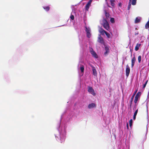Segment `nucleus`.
Wrapping results in <instances>:
<instances>
[{"instance_id": "1", "label": "nucleus", "mask_w": 149, "mask_h": 149, "mask_svg": "<svg viewBox=\"0 0 149 149\" xmlns=\"http://www.w3.org/2000/svg\"><path fill=\"white\" fill-rule=\"evenodd\" d=\"M102 25L104 28L106 30L108 31L109 29L110 26L108 22L106 19L103 18L102 21Z\"/></svg>"}, {"instance_id": "2", "label": "nucleus", "mask_w": 149, "mask_h": 149, "mask_svg": "<svg viewBox=\"0 0 149 149\" xmlns=\"http://www.w3.org/2000/svg\"><path fill=\"white\" fill-rule=\"evenodd\" d=\"M88 91L93 95L94 96L95 95L96 93H95L94 90L91 87L88 86Z\"/></svg>"}, {"instance_id": "3", "label": "nucleus", "mask_w": 149, "mask_h": 149, "mask_svg": "<svg viewBox=\"0 0 149 149\" xmlns=\"http://www.w3.org/2000/svg\"><path fill=\"white\" fill-rule=\"evenodd\" d=\"M85 31L86 33V36L88 38H90L91 37V35L90 33V30L88 29L86 27H85Z\"/></svg>"}, {"instance_id": "4", "label": "nucleus", "mask_w": 149, "mask_h": 149, "mask_svg": "<svg viewBox=\"0 0 149 149\" xmlns=\"http://www.w3.org/2000/svg\"><path fill=\"white\" fill-rule=\"evenodd\" d=\"M97 41L105 45V43L103 39L101 36H100L98 37Z\"/></svg>"}, {"instance_id": "5", "label": "nucleus", "mask_w": 149, "mask_h": 149, "mask_svg": "<svg viewBox=\"0 0 149 149\" xmlns=\"http://www.w3.org/2000/svg\"><path fill=\"white\" fill-rule=\"evenodd\" d=\"M130 72V69L129 66L128 65L126 66V76L127 77L129 76Z\"/></svg>"}, {"instance_id": "6", "label": "nucleus", "mask_w": 149, "mask_h": 149, "mask_svg": "<svg viewBox=\"0 0 149 149\" xmlns=\"http://www.w3.org/2000/svg\"><path fill=\"white\" fill-rule=\"evenodd\" d=\"M91 53L92 56L95 58H97L98 56L96 52L93 50L92 48H91Z\"/></svg>"}, {"instance_id": "7", "label": "nucleus", "mask_w": 149, "mask_h": 149, "mask_svg": "<svg viewBox=\"0 0 149 149\" xmlns=\"http://www.w3.org/2000/svg\"><path fill=\"white\" fill-rule=\"evenodd\" d=\"M104 45L105 46V49L106 51V52L104 53V54L105 55H106L109 52V49L108 47L105 45Z\"/></svg>"}, {"instance_id": "8", "label": "nucleus", "mask_w": 149, "mask_h": 149, "mask_svg": "<svg viewBox=\"0 0 149 149\" xmlns=\"http://www.w3.org/2000/svg\"><path fill=\"white\" fill-rule=\"evenodd\" d=\"M91 66L92 68V70L93 74L95 76H96L97 75V73L95 68L92 65Z\"/></svg>"}, {"instance_id": "9", "label": "nucleus", "mask_w": 149, "mask_h": 149, "mask_svg": "<svg viewBox=\"0 0 149 149\" xmlns=\"http://www.w3.org/2000/svg\"><path fill=\"white\" fill-rule=\"evenodd\" d=\"M132 67L133 68L134 65L136 61V58L135 56H134L132 59Z\"/></svg>"}, {"instance_id": "10", "label": "nucleus", "mask_w": 149, "mask_h": 149, "mask_svg": "<svg viewBox=\"0 0 149 149\" xmlns=\"http://www.w3.org/2000/svg\"><path fill=\"white\" fill-rule=\"evenodd\" d=\"M96 107V104L94 103H92L89 104L88 106V108L89 109H91Z\"/></svg>"}, {"instance_id": "11", "label": "nucleus", "mask_w": 149, "mask_h": 149, "mask_svg": "<svg viewBox=\"0 0 149 149\" xmlns=\"http://www.w3.org/2000/svg\"><path fill=\"white\" fill-rule=\"evenodd\" d=\"M99 32L102 35H104V33H105V32H106L102 28H100L99 30Z\"/></svg>"}, {"instance_id": "12", "label": "nucleus", "mask_w": 149, "mask_h": 149, "mask_svg": "<svg viewBox=\"0 0 149 149\" xmlns=\"http://www.w3.org/2000/svg\"><path fill=\"white\" fill-rule=\"evenodd\" d=\"M134 95H133L132 96V97H131V100H130V105H129V108L130 109H131L132 108V101H133V99H134Z\"/></svg>"}, {"instance_id": "13", "label": "nucleus", "mask_w": 149, "mask_h": 149, "mask_svg": "<svg viewBox=\"0 0 149 149\" xmlns=\"http://www.w3.org/2000/svg\"><path fill=\"white\" fill-rule=\"evenodd\" d=\"M91 6V3L88 2L87 3L86 5L85 6V10H86L87 11H88Z\"/></svg>"}, {"instance_id": "14", "label": "nucleus", "mask_w": 149, "mask_h": 149, "mask_svg": "<svg viewBox=\"0 0 149 149\" xmlns=\"http://www.w3.org/2000/svg\"><path fill=\"white\" fill-rule=\"evenodd\" d=\"M141 20V18L140 17H137L135 19V23H137L139 22H140Z\"/></svg>"}, {"instance_id": "15", "label": "nucleus", "mask_w": 149, "mask_h": 149, "mask_svg": "<svg viewBox=\"0 0 149 149\" xmlns=\"http://www.w3.org/2000/svg\"><path fill=\"white\" fill-rule=\"evenodd\" d=\"M141 45V44H140L137 43L135 47V50L136 51H138L139 49V47Z\"/></svg>"}, {"instance_id": "16", "label": "nucleus", "mask_w": 149, "mask_h": 149, "mask_svg": "<svg viewBox=\"0 0 149 149\" xmlns=\"http://www.w3.org/2000/svg\"><path fill=\"white\" fill-rule=\"evenodd\" d=\"M115 0H110L111 5L113 8L115 7Z\"/></svg>"}, {"instance_id": "17", "label": "nucleus", "mask_w": 149, "mask_h": 149, "mask_svg": "<svg viewBox=\"0 0 149 149\" xmlns=\"http://www.w3.org/2000/svg\"><path fill=\"white\" fill-rule=\"evenodd\" d=\"M80 65V69L81 70V72L83 73L84 70V66L83 65Z\"/></svg>"}, {"instance_id": "18", "label": "nucleus", "mask_w": 149, "mask_h": 149, "mask_svg": "<svg viewBox=\"0 0 149 149\" xmlns=\"http://www.w3.org/2000/svg\"><path fill=\"white\" fill-rule=\"evenodd\" d=\"M139 97H138L137 95H136L134 100V102L135 104H136L137 103L138 99Z\"/></svg>"}, {"instance_id": "19", "label": "nucleus", "mask_w": 149, "mask_h": 149, "mask_svg": "<svg viewBox=\"0 0 149 149\" xmlns=\"http://www.w3.org/2000/svg\"><path fill=\"white\" fill-rule=\"evenodd\" d=\"M138 111V109H137L135 111L133 116V119L135 120L136 119V116L137 114Z\"/></svg>"}, {"instance_id": "20", "label": "nucleus", "mask_w": 149, "mask_h": 149, "mask_svg": "<svg viewBox=\"0 0 149 149\" xmlns=\"http://www.w3.org/2000/svg\"><path fill=\"white\" fill-rule=\"evenodd\" d=\"M43 8L46 11H49L50 9L49 7V6L43 7Z\"/></svg>"}, {"instance_id": "21", "label": "nucleus", "mask_w": 149, "mask_h": 149, "mask_svg": "<svg viewBox=\"0 0 149 149\" xmlns=\"http://www.w3.org/2000/svg\"><path fill=\"white\" fill-rule=\"evenodd\" d=\"M105 15L106 17V18L107 19L109 18V13L107 12L106 11L105 12Z\"/></svg>"}, {"instance_id": "22", "label": "nucleus", "mask_w": 149, "mask_h": 149, "mask_svg": "<svg viewBox=\"0 0 149 149\" xmlns=\"http://www.w3.org/2000/svg\"><path fill=\"white\" fill-rule=\"evenodd\" d=\"M138 60L139 63H140L141 60V56H139L138 58Z\"/></svg>"}, {"instance_id": "23", "label": "nucleus", "mask_w": 149, "mask_h": 149, "mask_svg": "<svg viewBox=\"0 0 149 149\" xmlns=\"http://www.w3.org/2000/svg\"><path fill=\"white\" fill-rule=\"evenodd\" d=\"M105 34L106 36H107V37L108 38H110V34L109 33H107L106 31V32H105Z\"/></svg>"}, {"instance_id": "24", "label": "nucleus", "mask_w": 149, "mask_h": 149, "mask_svg": "<svg viewBox=\"0 0 149 149\" xmlns=\"http://www.w3.org/2000/svg\"><path fill=\"white\" fill-rule=\"evenodd\" d=\"M136 0H133L132 2V4L133 5H135L136 4Z\"/></svg>"}, {"instance_id": "25", "label": "nucleus", "mask_w": 149, "mask_h": 149, "mask_svg": "<svg viewBox=\"0 0 149 149\" xmlns=\"http://www.w3.org/2000/svg\"><path fill=\"white\" fill-rule=\"evenodd\" d=\"M131 2L129 1V2L128 4V8H127L128 10H130V9L131 8Z\"/></svg>"}, {"instance_id": "26", "label": "nucleus", "mask_w": 149, "mask_h": 149, "mask_svg": "<svg viewBox=\"0 0 149 149\" xmlns=\"http://www.w3.org/2000/svg\"><path fill=\"white\" fill-rule=\"evenodd\" d=\"M65 138L64 137H63V138H61V141L60 142L61 143H62L63 142L65 141Z\"/></svg>"}, {"instance_id": "27", "label": "nucleus", "mask_w": 149, "mask_h": 149, "mask_svg": "<svg viewBox=\"0 0 149 149\" xmlns=\"http://www.w3.org/2000/svg\"><path fill=\"white\" fill-rule=\"evenodd\" d=\"M148 80L146 81V82H145V84H143V88H145V87H146V86L148 82Z\"/></svg>"}, {"instance_id": "28", "label": "nucleus", "mask_w": 149, "mask_h": 149, "mask_svg": "<svg viewBox=\"0 0 149 149\" xmlns=\"http://www.w3.org/2000/svg\"><path fill=\"white\" fill-rule=\"evenodd\" d=\"M132 119L130 120L129 121L130 126L131 127L132 125Z\"/></svg>"}, {"instance_id": "29", "label": "nucleus", "mask_w": 149, "mask_h": 149, "mask_svg": "<svg viewBox=\"0 0 149 149\" xmlns=\"http://www.w3.org/2000/svg\"><path fill=\"white\" fill-rule=\"evenodd\" d=\"M110 22L112 23H113L114 22V18H112V17H111V19H110Z\"/></svg>"}, {"instance_id": "30", "label": "nucleus", "mask_w": 149, "mask_h": 149, "mask_svg": "<svg viewBox=\"0 0 149 149\" xmlns=\"http://www.w3.org/2000/svg\"><path fill=\"white\" fill-rule=\"evenodd\" d=\"M70 18L71 20H73L74 19V16L73 15H71L70 17Z\"/></svg>"}, {"instance_id": "31", "label": "nucleus", "mask_w": 149, "mask_h": 149, "mask_svg": "<svg viewBox=\"0 0 149 149\" xmlns=\"http://www.w3.org/2000/svg\"><path fill=\"white\" fill-rule=\"evenodd\" d=\"M136 95H137L138 97H140L141 95V93L140 92H138Z\"/></svg>"}, {"instance_id": "32", "label": "nucleus", "mask_w": 149, "mask_h": 149, "mask_svg": "<svg viewBox=\"0 0 149 149\" xmlns=\"http://www.w3.org/2000/svg\"><path fill=\"white\" fill-rule=\"evenodd\" d=\"M139 34V33L138 32H135L134 35L135 36H136V35H138Z\"/></svg>"}, {"instance_id": "33", "label": "nucleus", "mask_w": 149, "mask_h": 149, "mask_svg": "<svg viewBox=\"0 0 149 149\" xmlns=\"http://www.w3.org/2000/svg\"><path fill=\"white\" fill-rule=\"evenodd\" d=\"M93 0H90L88 1V3H90L91 4V3L92 2V1Z\"/></svg>"}, {"instance_id": "34", "label": "nucleus", "mask_w": 149, "mask_h": 149, "mask_svg": "<svg viewBox=\"0 0 149 149\" xmlns=\"http://www.w3.org/2000/svg\"><path fill=\"white\" fill-rule=\"evenodd\" d=\"M118 5H119V6H122V4H121V3H119Z\"/></svg>"}, {"instance_id": "35", "label": "nucleus", "mask_w": 149, "mask_h": 149, "mask_svg": "<svg viewBox=\"0 0 149 149\" xmlns=\"http://www.w3.org/2000/svg\"><path fill=\"white\" fill-rule=\"evenodd\" d=\"M137 90H136L134 92V95L135 94H136V93L137 92Z\"/></svg>"}, {"instance_id": "36", "label": "nucleus", "mask_w": 149, "mask_h": 149, "mask_svg": "<svg viewBox=\"0 0 149 149\" xmlns=\"http://www.w3.org/2000/svg\"><path fill=\"white\" fill-rule=\"evenodd\" d=\"M127 128L128 129V124L127 123Z\"/></svg>"}, {"instance_id": "37", "label": "nucleus", "mask_w": 149, "mask_h": 149, "mask_svg": "<svg viewBox=\"0 0 149 149\" xmlns=\"http://www.w3.org/2000/svg\"><path fill=\"white\" fill-rule=\"evenodd\" d=\"M108 0H105V1H106V3H107V1H108Z\"/></svg>"}, {"instance_id": "38", "label": "nucleus", "mask_w": 149, "mask_h": 149, "mask_svg": "<svg viewBox=\"0 0 149 149\" xmlns=\"http://www.w3.org/2000/svg\"><path fill=\"white\" fill-rule=\"evenodd\" d=\"M137 29H138L137 28H135V30H137Z\"/></svg>"}, {"instance_id": "39", "label": "nucleus", "mask_w": 149, "mask_h": 149, "mask_svg": "<svg viewBox=\"0 0 149 149\" xmlns=\"http://www.w3.org/2000/svg\"><path fill=\"white\" fill-rule=\"evenodd\" d=\"M132 0H129V1L130 2H131Z\"/></svg>"}]
</instances>
